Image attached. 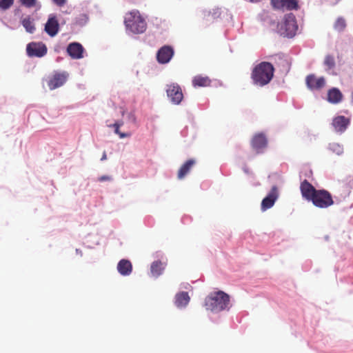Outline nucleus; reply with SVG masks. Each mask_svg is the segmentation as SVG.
Masks as SVG:
<instances>
[{"label":"nucleus","mask_w":353,"mask_h":353,"mask_svg":"<svg viewBox=\"0 0 353 353\" xmlns=\"http://www.w3.org/2000/svg\"><path fill=\"white\" fill-rule=\"evenodd\" d=\"M166 93L171 102L179 105L183 99V94L181 88L179 84L172 83L167 85Z\"/></svg>","instance_id":"39448f33"},{"label":"nucleus","mask_w":353,"mask_h":353,"mask_svg":"<svg viewBox=\"0 0 353 353\" xmlns=\"http://www.w3.org/2000/svg\"><path fill=\"white\" fill-rule=\"evenodd\" d=\"M111 180V177L109 176H106V175H104V176H101V177L99 178V181H110Z\"/></svg>","instance_id":"7c9ffc66"},{"label":"nucleus","mask_w":353,"mask_h":353,"mask_svg":"<svg viewBox=\"0 0 353 353\" xmlns=\"http://www.w3.org/2000/svg\"><path fill=\"white\" fill-rule=\"evenodd\" d=\"M117 270L122 276H128L132 272V265L129 260L121 259L117 264Z\"/></svg>","instance_id":"dca6fc26"},{"label":"nucleus","mask_w":353,"mask_h":353,"mask_svg":"<svg viewBox=\"0 0 353 353\" xmlns=\"http://www.w3.org/2000/svg\"><path fill=\"white\" fill-rule=\"evenodd\" d=\"M190 298L186 292H181L175 296V305L178 307L186 306L190 302Z\"/></svg>","instance_id":"6ab92c4d"},{"label":"nucleus","mask_w":353,"mask_h":353,"mask_svg":"<svg viewBox=\"0 0 353 353\" xmlns=\"http://www.w3.org/2000/svg\"><path fill=\"white\" fill-rule=\"evenodd\" d=\"M68 75L65 73L54 74L48 82V85L50 90H54L62 86L67 80Z\"/></svg>","instance_id":"4468645a"},{"label":"nucleus","mask_w":353,"mask_h":353,"mask_svg":"<svg viewBox=\"0 0 353 353\" xmlns=\"http://www.w3.org/2000/svg\"><path fill=\"white\" fill-rule=\"evenodd\" d=\"M45 31L50 37H54L59 30V23L57 17L51 14L45 25Z\"/></svg>","instance_id":"1a4fd4ad"},{"label":"nucleus","mask_w":353,"mask_h":353,"mask_svg":"<svg viewBox=\"0 0 353 353\" xmlns=\"http://www.w3.org/2000/svg\"><path fill=\"white\" fill-rule=\"evenodd\" d=\"M174 49L170 46H163L157 53V60L159 63H168L174 56Z\"/></svg>","instance_id":"6e6552de"},{"label":"nucleus","mask_w":353,"mask_h":353,"mask_svg":"<svg viewBox=\"0 0 353 353\" xmlns=\"http://www.w3.org/2000/svg\"><path fill=\"white\" fill-rule=\"evenodd\" d=\"M329 149L337 155H340L343 152V147L337 143H332L329 145Z\"/></svg>","instance_id":"5701e85b"},{"label":"nucleus","mask_w":353,"mask_h":353,"mask_svg":"<svg viewBox=\"0 0 353 353\" xmlns=\"http://www.w3.org/2000/svg\"><path fill=\"white\" fill-rule=\"evenodd\" d=\"M327 99L330 103L336 104L342 101L343 94L338 88H333L328 90Z\"/></svg>","instance_id":"f3484780"},{"label":"nucleus","mask_w":353,"mask_h":353,"mask_svg":"<svg viewBox=\"0 0 353 353\" xmlns=\"http://www.w3.org/2000/svg\"><path fill=\"white\" fill-rule=\"evenodd\" d=\"M279 197V192L276 186L274 185L268 194L262 200L261 210L263 212L271 208Z\"/></svg>","instance_id":"0eeeda50"},{"label":"nucleus","mask_w":353,"mask_h":353,"mask_svg":"<svg viewBox=\"0 0 353 353\" xmlns=\"http://www.w3.org/2000/svg\"><path fill=\"white\" fill-rule=\"evenodd\" d=\"M305 83L307 87L313 90H320L325 85V79L324 77L317 78L314 74H311L306 77Z\"/></svg>","instance_id":"f8f14e48"},{"label":"nucleus","mask_w":353,"mask_h":353,"mask_svg":"<svg viewBox=\"0 0 353 353\" xmlns=\"http://www.w3.org/2000/svg\"><path fill=\"white\" fill-rule=\"evenodd\" d=\"M251 145L257 153L263 152L268 145V140L265 135L263 133L256 134L252 139Z\"/></svg>","instance_id":"9b49d317"},{"label":"nucleus","mask_w":353,"mask_h":353,"mask_svg":"<svg viewBox=\"0 0 353 353\" xmlns=\"http://www.w3.org/2000/svg\"><path fill=\"white\" fill-rule=\"evenodd\" d=\"M19 1L26 7L32 8L36 5L37 0H19Z\"/></svg>","instance_id":"c85d7f7f"},{"label":"nucleus","mask_w":353,"mask_h":353,"mask_svg":"<svg viewBox=\"0 0 353 353\" xmlns=\"http://www.w3.org/2000/svg\"><path fill=\"white\" fill-rule=\"evenodd\" d=\"M205 307L213 312H219L230 307V296L223 291L211 294L205 300Z\"/></svg>","instance_id":"7ed1b4c3"},{"label":"nucleus","mask_w":353,"mask_h":353,"mask_svg":"<svg viewBox=\"0 0 353 353\" xmlns=\"http://www.w3.org/2000/svg\"><path fill=\"white\" fill-rule=\"evenodd\" d=\"M14 0H0V8L6 10L10 8L14 3Z\"/></svg>","instance_id":"bb28decb"},{"label":"nucleus","mask_w":353,"mask_h":353,"mask_svg":"<svg viewBox=\"0 0 353 353\" xmlns=\"http://www.w3.org/2000/svg\"><path fill=\"white\" fill-rule=\"evenodd\" d=\"M211 80L208 77H203L201 75H196L192 79V85L196 87H207L210 86Z\"/></svg>","instance_id":"aec40b11"},{"label":"nucleus","mask_w":353,"mask_h":353,"mask_svg":"<svg viewBox=\"0 0 353 353\" xmlns=\"http://www.w3.org/2000/svg\"><path fill=\"white\" fill-rule=\"evenodd\" d=\"M22 25L26 31L30 33H32L35 30L33 20L30 17H26L22 20Z\"/></svg>","instance_id":"4be33fe9"},{"label":"nucleus","mask_w":353,"mask_h":353,"mask_svg":"<svg viewBox=\"0 0 353 353\" xmlns=\"http://www.w3.org/2000/svg\"><path fill=\"white\" fill-rule=\"evenodd\" d=\"M106 159H107L106 152H103V155H102V157H101V161H104V160H105Z\"/></svg>","instance_id":"473e14b6"},{"label":"nucleus","mask_w":353,"mask_h":353,"mask_svg":"<svg viewBox=\"0 0 353 353\" xmlns=\"http://www.w3.org/2000/svg\"><path fill=\"white\" fill-rule=\"evenodd\" d=\"M274 68L269 62L263 61L252 70L251 78L256 85L264 86L269 83L274 76Z\"/></svg>","instance_id":"f03ea898"},{"label":"nucleus","mask_w":353,"mask_h":353,"mask_svg":"<svg viewBox=\"0 0 353 353\" xmlns=\"http://www.w3.org/2000/svg\"><path fill=\"white\" fill-rule=\"evenodd\" d=\"M164 270L163 263L160 261H154L150 267V272L153 276L158 277L160 276Z\"/></svg>","instance_id":"412c9836"},{"label":"nucleus","mask_w":353,"mask_h":353,"mask_svg":"<svg viewBox=\"0 0 353 353\" xmlns=\"http://www.w3.org/2000/svg\"><path fill=\"white\" fill-rule=\"evenodd\" d=\"M346 27V22L345 20L342 18L339 17L337 19L334 23V28L338 31H343Z\"/></svg>","instance_id":"b1692460"},{"label":"nucleus","mask_w":353,"mask_h":353,"mask_svg":"<svg viewBox=\"0 0 353 353\" xmlns=\"http://www.w3.org/2000/svg\"><path fill=\"white\" fill-rule=\"evenodd\" d=\"M221 16V10L219 8L213 9L212 11H210L208 14V17H211L212 19L219 18Z\"/></svg>","instance_id":"cd10ccee"},{"label":"nucleus","mask_w":353,"mask_h":353,"mask_svg":"<svg viewBox=\"0 0 353 353\" xmlns=\"http://www.w3.org/2000/svg\"><path fill=\"white\" fill-rule=\"evenodd\" d=\"M324 64L329 69L333 68L335 65V61L334 57L330 54L327 55L324 60Z\"/></svg>","instance_id":"a878e982"},{"label":"nucleus","mask_w":353,"mask_h":353,"mask_svg":"<svg viewBox=\"0 0 353 353\" xmlns=\"http://www.w3.org/2000/svg\"><path fill=\"white\" fill-rule=\"evenodd\" d=\"M123 125V121L116 122L112 126L114 128V132L117 134L120 138H125L129 136V134L121 132L119 131V128Z\"/></svg>","instance_id":"393cba45"},{"label":"nucleus","mask_w":353,"mask_h":353,"mask_svg":"<svg viewBox=\"0 0 353 353\" xmlns=\"http://www.w3.org/2000/svg\"><path fill=\"white\" fill-rule=\"evenodd\" d=\"M124 23L126 29L134 34H141L147 28V23L138 10L127 13Z\"/></svg>","instance_id":"20e7f679"},{"label":"nucleus","mask_w":353,"mask_h":353,"mask_svg":"<svg viewBox=\"0 0 353 353\" xmlns=\"http://www.w3.org/2000/svg\"><path fill=\"white\" fill-rule=\"evenodd\" d=\"M83 50L82 45L77 42L70 43L67 48V52L74 59H81Z\"/></svg>","instance_id":"2eb2a0df"},{"label":"nucleus","mask_w":353,"mask_h":353,"mask_svg":"<svg viewBox=\"0 0 353 353\" xmlns=\"http://www.w3.org/2000/svg\"><path fill=\"white\" fill-rule=\"evenodd\" d=\"M300 190L302 196L319 208H327L333 205L331 194L325 190H316L306 179L301 182Z\"/></svg>","instance_id":"f257e3e1"},{"label":"nucleus","mask_w":353,"mask_h":353,"mask_svg":"<svg viewBox=\"0 0 353 353\" xmlns=\"http://www.w3.org/2000/svg\"><path fill=\"white\" fill-rule=\"evenodd\" d=\"M53 2L58 6H63L65 3L66 0H53Z\"/></svg>","instance_id":"c756f323"},{"label":"nucleus","mask_w":353,"mask_h":353,"mask_svg":"<svg viewBox=\"0 0 353 353\" xmlns=\"http://www.w3.org/2000/svg\"><path fill=\"white\" fill-rule=\"evenodd\" d=\"M271 4L274 8L279 10H293L299 8L297 0H271Z\"/></svg>","instance_id":"9d476101"},{"label":"nucleus","mask_w":353,"mask_h":353,"mask_svg":"<svg viewBox=\"0 0 353 353\" xmlns=\"http://www.w3.org/2000/svg\"><path fill=\"white\" fill-rule=\"evenodd\" d=\"M26 51L29 57H42L47 53V47L41 42H31L28 44Z\"/></svg>","instance_id":"423d86ee"},{"label":"nucleus","mask_w":353,"mask_h":353,"mask_svg":"<svg viewBox=\"0 0 353 353\" xmlns=\"http://www.w3.org/2000/svg\"><path fill=\"white\" fill-rule=\"evenodd\" d=\"M195 164L194 159H188L179 168L177 174L179 179H183L190 171L191 168Z\"/></svg>","instance_id":"a211bd4d"},{"label":"nucleus","mask_w":353,"mask_h":353,"mask_svg":"<svg viewBox=\"0 0 353 353\" xmlns=\"http://www.w3.org/2000/svg\"><path fill=\"white\" fill-rule=\"evenodd\" d=\"M128 117L129 119L133 122V123H135L136 122V117L134 116V114H132L130 113L129 115H128Z\"/></svg>","instance_id":"2f4dec72"},{"label":"nucleus","mask_w":353,"mask_h":353,"mask_svg":"<svg viewBox=\"0 0 353 353\" xmlns=\"http://www.w3.org/2000/svg\"><path fill=\"white\" fill-rule=\"evenodd\" d=\"M350 123V119L344 116H337L333 119L332 125L336 132L343 133L346 130Z\"/></svg>","instance_id":"ddd939ff"},{"label":"nucleus","mask_w":353,"mask_h":353,"mask_svg":"<svg viewBox=\"0 0 353 353\" xmlns=\"http://www.w3.org/2000/svg\"><path fill=\"white\" fill-rule=\"evenodd\" d=\"M351 102L353 103V90H352V92L351 94Z\"/></svg>","instance_id":"72a5a7b5"}]
</instances>
